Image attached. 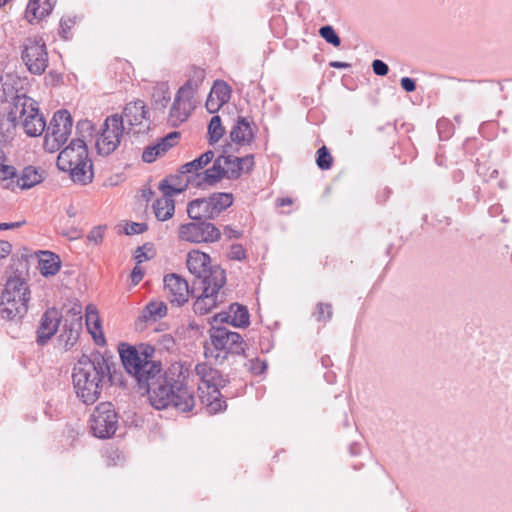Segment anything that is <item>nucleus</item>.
<instances>
[{
  "mask_svg": "<svg viewBox=\"0 0 512 512\" xmlns=\"http://www.w3.org/2000/svg\"><path fill=\"white\" fill-rule=\"evenodd\" d=\"M112 361L99 352L82 355L72 373L73 386L78 398L89 405L100 397L106 384L112 382Z\"/></svg>",
  "mask_w": 512,
  "mask_h": 512,
  "instance_id": "1",
  "label": "nucleus"
},
{
  "mask_svg": "<svg viewBox=\"0 0 512 512\" xmlns=\"http://www.w3.org/2000/svg\"><path fill=\"white\" fill-rule=\"evenodd\" d=\"M151 405L158 409L174 407L180 412H189L195 405L193 391L182 381L165 375L146 391Z\"/></svg>",
  "mask_w": 512,
  "mask_h": 512,
  "instance_id": "2",
  "label": "nucleus"
},
{
  "mask_svg": "<svg viewBox=\"0 0 512 512\" xmlns=\"http://www.w3.org/2000/svg\"><path fill=\"white\" fill-rule=\"evenodd\" d=\"M216 324L211 322V328L209 329L210 342H207L204 346L205 357L214 359L216 363H223L229 355H243L246 343L242 336Z\"/></svg>",
  "mask_w": 512,
  "mask_h": 512,
  "instance_id": "3",
  "label": "nucleus"
},
{
  "mask_svg": "<svg viewBox=\"0 0 512 512\" xmlns=\"http://www.w3.org/2000/svg\"><path fill=\"white\" fill-rule=\"evenodd\" d=\"M31 292L27 282L20 277L9 278L0 298V317L8 321H19L28 312Z\"/></svg>",
  "mask_w": 512,
  "mask_h": 512,
  "instance_id": "4",
  "label": "nucleus"
},
{
  "mask_svg": "<svg viewBox=\"0 0 512 512\" xmlns=\"http://www.w3.org/2000/svg\"><path fill=\"white\" fill-rule=\"evenodd\" d=\"M7 120L14 127L22 123L25 133L30 137L40 136L46 127V121L39 112L38 102L25 94L13 98Z\"/></svg>",
  "mask_w": 512,
  "mask_h": 512,
  "instance_id": "5",
  "label": "nucleus"
},
{
  "mask_svg": "<svg viewBox=\"0 0 512 512\" xmlns=\"http://www.w3.org/2000/svg\"><path fill=\"white\" fill-rule=\"evenodd\" d=\"M195 373L200 380L199 391L202 402H206L209 413H217L226 409V401L220 394V388L228 383L220 371L212 368L206 363H199L195 366Z\"/></svg>",
  "mask_w": 512,
  "mask_h": 512,
  "instance_id": "6",
  "label": "nucleus"
},
{
  "mask_svg": "<svg viewBox=\"0 0 512 512\" xmlns=\"http://www.w3.org/2000/svg\"><path fill=\"white\" fill-rule=\"evenodd\" d=\"M124 131L125 127L121 115L113 114L108 116L96 140L98 154L108 156L113 153L119 147Z\"/></svg>",
  "mask_w": 512,
  "mask_h": 512,
  "instance_id": "7",
  "label": "nucleus"
},
{
  "mask_svg": "<svg viewBox=\"0 0 512 512\" xmlns=\"http://www.w3.org/2000/svg\"><path fill=\"white\" fill-rule=\"evenodd\" d=\"M118 426V415L111 402L99 403L90 418V428L95 437L106 439L113 436Z\"/></svg>",
  "mask_w": 512,
  "mask_h": 512,
  "instance_id": "8",
  "label": "nucleus"
},
{
  "mask_svg": "<svg viewBox=\"0 0 512 512\" xmlns=\"http://www.w3.org/2000/svg\"><path fill=\"white\" fill-rule=\"evenodd\" d=\"M225 282L226 276L224 270H216L214 274H212L211 283L197 285L199 289H202V293L193 304V310L196 314H207L221 302L219 299V291L224 286Z\"/></svg>",
  "mask_w": 512,
  "mask_h": 512,
  "instance_id": "9",
  "label": "nucleus"
},
{
  "mask_svg": "<svg viewBox=\"0 0 512 512\" xmlns=\"http://www.w3.org/2000/svg\"><path fill=\"white\" fill-rule=\"evenodd\" d=\"M178 237L190 243H213L221 238V231L205 220H193L179 226Z\"/></svg>",
  "mask_w": 512,
  "mask_h": 512,
  "instance_id": "10",
  "label": "nucleus"
},
{
  "mask_svg": "<svg viewBox=\"0 0 512 512\" xmlns=\"http://www.w3.org/2000/svg\"><path fill=\"white\" fill-rule=\"evenodd\" d=\"M21 58L27 69L35 75H41L48 67V52L42 38H27L23 43Z\"/></svg>",
  "mask_w": 512,
  "mask_h": 512,
  "instance_id": "11",
  "label": "nucleus"
},
{
  "mask_svg": "<svg viewBox=\"0 0 512 512\" xmlns=\"http://www.w3.org/2000/svg\"><path fill=\"white\" fill-rule=\"evenodd\" d=\"M123 123L128 125L127 132L144 134L150 129L149 111L142 100H136L126 104L123 109Z\"/></svg>",
  "mask_w": 512,
  "mask_h": 512,
  "instance_id": "12",
  "label": "nucleus"
},
{
  "mask_svg": "<svg viewBox=\"0 0 512 512\" xmlns=\"http://www.w3.org/2000/svg\"><path fill=\"white\" fill-rule=\"evenodd\" d=\"M187 268L195 276L194 286L212 282V274L222 270L218 266H211L210 256L199 250H192L187 255Z\"/></svg>",
  "mask_w": 512,
  "mask_h": 512,
  "instance_id": "13",
  "label": "nucleus"
},
{
  "mask_svg": "<svg viewBox=\"0 0 512 512\" xmlns=\"http://www.w3.org/2000/svg\"><path fill=\"white\" fill-rule=\"evenodd\" d=\"M63 314L55 307L48 308L41 316L36 329V343L45 346L58 332Z\"/></svg>",
  "mask_w": 512,
  "mask_h": 512,
  "instance_id": "14",
  "label": "nucleus"
},
{
  "mask_svg": "<svg viewBox=\"0 0 512 512\" xmlns=\"http://www.w3.org/2000/svg\"><path fill=\"white\" fill-rule=\"evenodd\" d=\"M164 292L172 305L182 306L189 300L190 289L188 282L175 273L164 277Z\"/></svg>",
  "mask_w": 512,
  "mask_h": 512,
  "instance_id": "15",
  "label": "nucleus"
},
{
  "mask_svg": "<svg viewBox=\"0 0 512 512\" xmlns=\"http://www.w3.org/2000/svg\"><path fill=\"white\" fill-rule=\"evenodd\" d=\"M83 160H88L87 145L82 138L73 139L70 144L60 151L57 157V167L66 171L71 169L76 163H81Z\"/></svg>",
  "mask_w": 512,
  "mask_h": 512,
  "instance_id": "16",
  "label": "nucleus"
},
{
  "mask_svg": "<svg viewBox=\"0 0 512 512\" xmlns=\"http://www.w3.org/2000/svg\"><path fill=\"white\" fill-rule=\"evenodd\" d=\"M214 323H228L234 327L245 328L250 324V314L246 306L232 303L229 311H222L213 316Z\"/></svg>",
  "mask_w": 512,
  "mask_h": 512,
  "instance_id": "17",
  "label": "nucleus"
},
{
  "mask_svg": "<svg viewBox=\"0 0 512 512\" xmlns=\"http://www.w3.org/2000/svg\"><path fill=\"white\" fill-rule=\"evenodd\" d=\"M130 374L135 377L139 389L144 392L152 386V382H158L164 376L161 362L140 363L138 371Z\"/></svg>",
  "mask_w": 512,
  "mask_h": 512,
  "instance_id": "18",
  "label": "nucleus"
},
{
  "mask_svg": "<svg viewBox=\"0 0 512 512\" xmlns=\"http://www.w3.org/2000/svg\"><path fill=\"white\" fill-rule=\"evenodd\" d=\"M193 98L187 93L181 94V90L177 91L168 117V121L173 127L179 126L188 119L193 109Z\"/></svg>",
  "mask_w": 512,
  "mask_h": 512,
  "instance_id": "19",
  "label": "nucleus"
},
{
  "mask_svg": "<svg viewBox=\"0 0 512 512\" xmlns=\"http://www.w3.org/2000/svg\"><path fill=\"white\" fill-rule=\"evenodd\" d=\"M57 336L58 346L65 351L70 350L78 341L83 323L73 319H62Z\"/></svg>",
  "mask_w": 512,
  "mask_h": 512,
  "instance_id": "20",
  "label": "nucleus"
},
{
  "mask_svg": "<svg viewBox=\"0 0 512 512\" xmlns=\"http://www.w3.org/2000/svg\"><path fill=\"white\" fill-rule=\"evenodd\" d=\"M189 186L195 187L193 180L188 174L182 173V167L178 174L169 175L159 183V190L163 195L174 196L185 191Z\"/></svg>",
  "mask_w": 512,
  "mask_h": 512,
  "instance_id": "21",
  "label": "nucleus"
},
{
  "mask_svg": "<svg viewBox=\"0 0 512 512\" xmlns=\"http://www.w3.org/2000/svg\"><path fill=\"white\" fill-rule=\"evenodd\" d=\"M73 126L71 114L65 110H58L50 121L47 133L65 141L68 140Z\"/></svg>",
  "mask_w": 512,
  "mask_h": 512,
  "instance_id": "22",
  "label": "nucleus"
},
{
  "mask_svg": "<svg viewBox=\"0 0 512 512\" xmlns=\"http://www.w3.org/2000/svg\"><path fill=\"white\" fill-rule=\"evenodd\" d=\"M214 156V152L212 150H208L198 158L181 166L182 173L188 174V177H190L195 183V187H201V179H198V175L202 176L201 173H203L206 166L213 161Z\"/></svg>",
  "mask_w": 512,
  "mask_h": 512,
  "instance_id": "23",
  "label": "nucleus"
},
{
  "mask_svg": "<svg viewBox=\"0 0 512 512\" xmlns=\"http://www.w3.org/2000/svg\"><path fill=\"white\" fill-rule=\"evenodd\" d=\"M230 139L238 145L251 144L254 140V132L250 122L243 116H238L230 131Z\"/></svg>",
  "mask_w": 512,
  "mask_h": 512,
  "instance_id": "24",
  "label": "nucleus"
},
{
  "mask_svg": "<svg viewBox=\"0 0 512 512\" xmlns=\"http://www.w3.org/2000/svg\"><path fill=\"white\" fill-rule=\"evenodd\" d=\"M56 0H29L25 11V18L33 23L48 16L53 10Z\"/></svg>",
  "mask_w": 512,
  "mask_h": 512,
  "instance_id": "25",
  "label": "nucleus"
},
{
  "mask_svg": "<svg viewBox=\"0 0 512 512\" xmlns=\"http://www.w3.org/2000/svg\"><path fill=\"white\" fill-rule=\"evenodd\" d=\"M119 355L124 368L130 374L137 372L142 361L138 355V349L128 343H120L118 346Z\"/></svg>",
  "mask_w": 512,
  "mask_h": 512,
  "instance_id": "26",
  "label": "nucleus"
},
{
  "mask_svg": "<svg viewBox=\"0 0 512 512\" xmlns=\"http://www.w3.org/2000/svg\"><path fill=\"white\" fill-rule=\"evenodd\" d=\"M222 161L219 155L216 159H213V165L201 173L202 176L198 175V179H201V187L214 186L226 178Z\"/></svg>",
  "mask_w": 512,
  "mask_h": 512,
  "instance_id": "27",
  "label": "nucleus"
},
{
  "mask_svg": "<svg viewBox=\"0 0 512 512\" xmlns=\"http://www.w3.org/2000/svg\"><path fill=\"white\" fill-rule=\"evenodd\" d=\"M65 172H69L71 179L74 182L86 185L92 182L93 180V164L91 160H83L81 163H76L71 167V169H66Z\"/></svg>",
  "mask_w": 512,
  "mask_h": 512,
  "instance_id": "28",
  "label": "nucleus"
},
{
  "mask_svg": "<svg viewBox=\"0 0 512 512\" xmlns=\"http://www.w3.org/2000/svg\"><path fill=\"white\" fill-rule=\"evenodd\" d=\"M210 214L213 219L217 218L223 211L228 209L234 201L232 193L216 192L208 197Z\"/></svg>",
  "mask_w": 512,
  "mask_h": 512,
  "instance_id": "29",
  "label": "nucleus"
},
{
  "mask_svg": "<svg viewBox=\"0 0 512 512\" xmlns=\"http://www.w3.org/2000/svg\"><path fill=\"white\" fill-rule=\"evenodd\" d=\"M86 326L97 345H104L105 338L101 329L98 311L95 306L86 307Z\"/></svg>",
  "mask_w": 512,
  "mask_h": 512,
  "instance_id": "30",
  "label": "nucleus"
},
{
  "mask_svg": "<svg viewBox=\"0 0 512 512\" xmlns=\"http://www.w3.org/2000/svg\"><path fill=\"white\" fill-rule=\"evenodd\" d=\"M187 214L191 220H213L207 197L190 201L187 205Z\"/></svg>",
  "mask_w": 512,
  "mask_h": 512,
  "instance_id": "31",
  "label": "nucleus"
},
{
  "mask_svg": "<svg viewBox=\"0 0 512 512\" xmlns=\"http://www.w3.org/2000/svg\"><path fill=\"white\" fill-rule=\"evenodd\" d=\"M44 171L34 166L25 167L17 178V186L24 190L30 189L43 181Z\"/></svg>",
  "mask_w": 512,
  "mask_h": 512,
  "instance_id": "32",
  "label": "nucleus"
},
{
  "mask_svg": "<svg viewBox=\"0 0 512 512\" xmlns=\"http://www.w3.org/2000/svg\"><path fill=\"white\" fill-rule=\"evenodd\" d=\"M167 305L163 301H150L142 310L139 320L142 322H155L167 314Z\"/></svg>",
  "mask_w": 512,
  "mask_h": 512,
  "instance_id": "33",
  "label": "nucleus"
},
{
  "mask_svg": "<svg viewBox=\"0 0 512 512\" xmlns=\"http://www.w3.org/2000/svg\"><path fill=\"white\" fill-rule=\"evenodd\" d=\"M152 208L159 221H166L174 215L175 202L172 196L163 195L153 203Z\"/></svg>",
  "mask_w": 512,
  "mask_h": 512,
  "instance_id": "34",
  "label": "nucleus"
},
{
  "mask_svg": "<svg viewBox=\"0 0 512 512\" xmlns=\"http://www.w3.org/2000/svg\"><path fill=\"white\" fill-rule=\"evenodd\" d=\"M205 79V70L198 67H193L189 79L179 88L181 94L187 93L194 97Z\"/></svg>",
  "mask_w": 512,
  "mask_h": 512,
  "instance_id": "35",
  "label": "nucleus"
},
{
  "mask_svg": "<svg viewBox=\"0 0 512 512\" xmlns=\"http://www.w3.org/2000/svg\"><path fill=\"white\" fill-rule=\"evenodd\" d=\"M60 259L52 252H42V257L39 260V269L44 276H53L60 269Z\"/></svg>",
  "mask_w": 512,
  "mask_h": 512,
  "instance_id": "36",
  "label": "nucleus"
},
{
  "mask_svg": "<svg viewBox=\"0 0 512 512\" xmlns=\"http://www.w3.org/2000/svg\"><path fill=\"white\" fill-rule=\"evenodd\" d=\"M222 164L224 166V171L226 175V179L236 180L241 176V166H240V157L226 155L222 153L220 155Z\"/></svg>",
  "mask_w": 512,
  "mask_h": 512,
  "instance_id": "37",
  "label": "nucleus"
},
{
  "mask_svg": "<svg viewBox=\"0 0 512 512\" xmlns=\"http://www.w3.org/2000/svg\"><path fill=\"white\" fill-rule=\"evenodd\" d=\"M153 105L155 109L163 110L171 100V93L167 83H159L153 90Z\"/></svg>",
  "mask_w": 512,
  "mask_h": 512,
  "instance_id": "38",
  "label": "nucleus"
},
{
  "mask_svg": "<svg viewBox=\"0 0 512 512\" xmlns=\"http://www.w3.org/2000/svg\"><path fill=\"white\" fill-rule=\"evenodd\" d=\"M225 134V128L222 125L220 116L215 115L211 118L208 124V143L214 145Z\"/></svg>",
  "mask_w": 512,
  "mask_h": 512,
  "instance_id": "39",
  "label": "nucleus"
},
{
  "mask_svg": "<svg viewBox=\"0 0 512 512\" xmlns=\"http://www.w3.org/2000/svg\"><path fill=\"white\" fill-rule=\"evenodd\" d=\"M209 94L216 98L220 104L224 105L231 98V87L223 80H216Z\"/></svg>",
  "mask_w": 512,
  "mask_h": 512,
  "instance_id": "40",
  "label": "nucleus"
},
{
  "mask_svg": "<svg viewBox=\"0 0 512 512\" xmlns=\"http://www.w3.org/2000/svg\"><path fill=\"white\" fill-rule=\"evenodd\" d=\"M180 138V133L177 131L170 132L168 135L163 137L159 143L155 144V148L163 155L169 149L174 147L178 139Z\"/></svg>",
  "mask_w": 512,
  "mask_h": 512,
  "instance_id": "41",
  "label": "nucleus"
},
{
  "mask_svg": "<svg viewBox=\"0 0 512 512\" xmlns=\"http://www.w3.org/2000/svg\"><path fill=\"white\" fill-rule=\"evenodd\" d=\"M333 158L330 154L329 149L326 146H322L317 150L316 164L322 170H328L331 168Z\"/></svg>",
  "mask_w": 512,
  "mask_h": 512,
  "instance_id": "42",
  "label": "nucleus"
},
{
  "mask_svg": "<svg viewBox=\"0 0 512 512\" xmlns=\"http://www.w3.org/2000/svg\"><path fill=\"white\" fill-rule=\"evenodd\" d=\"M320 36L329 44L338 47L341 44L340 37L330 25L322 26L319 29Z\"/></svg>",
  "mask_w": 512,
  "mask_h": 512,
  "instance_id": "43",
  "label": "nucleus"
},
{
  "mask_svg": "<svg viewBox=\"0 0 512 512\" xmlns=\"http://www.w3.org/2000/svg\"><path fill=\"white\" fill-rule=\"evenodd\" d=\"M332 305L329 303L320 302L316 306L314 316L318 322H328L332 317Z\"/></svg>",
  "mask_w": 512,
  "mask_h": 512,
  "instance_id": "44",
  "label": "nucleus"
},
{
  "mask_svg": "<svg viewBox=\"0 0 512 512\" xmlns=\"http://www.w3.org/2000/svg\"><path fill=\"white\" fill-rule=\"evenodd\" d=\"M67 141L47 133L44 138L43 147L47 152L54 153L58 151Z\"/></svg>",
  "mask_w": 512,
  "mask_h": 512,
  "instance_id": "45",
  "label": "nucleus"
},
{
  "mask_svg": "<svg viewBox=\"0 0 512 512\" xmlns=\"http://www.w3.org/2000/svg\"><path fill=\"white\" fill-rule=\"evenodd\" d=\"M137 349L142 364L144 362H157L153 359L155 354V348L153 346L149 344H141Z\"/></svg>",
  "mask_w": 512,
  "mask_h": 512,
  "instance_id": "46",
  "label": "nucleus"
},
{
  "mask_svg": "<svg viewBox=\"0 0 512 512\" xmlns=\"http://www.w3.org/2000/svg\"><path fill=\"white\" fill-rule=\"evenodd\" d=\"M107 229L106 225H99L94 227L87 235V240L89 242L94 243L95 245H99L102 243L105 231Z\"/></svg>",
  "mask_w": 512,
  "mask_h": 512,
  "instance_id": "47",
  "label": "nucleus"
},
{
  "mask_svg": "<svg viewBox=\"0 0 512 512\" xmlns=\"http://www.w3.org/2000/svg\"><path fill=\"white\" fill-rule=\"evenodd\" d=\"M148 229V226L146 223H137V222H130L127 223L124 231L127 235H134V234H141L145 232Z\"/></svg>",
  "mask_w": 512,
  "mask_h": 512,
  "instance_id": "48",
  "label": "nucleus"
},
{
  "mask_svg": "<svg viewBox=\"0 0 512 512\" xmlns=\"http://www.w3.org/2000/svg\"><path fill=\"white\" fill-rule=\"evenodd\" d=\"M76 129H77L78 134L84 138V137H86V135H89V136L92 135V132L94 131V126L91 121L85 119V120H80L77 123Z\"/></svg>",
  "mask_w": 512,
  "mask_h": 512,
  "instance_id": "49",
  "label": "nucleus"
},
{
  "mask_svg": "<svg viewBox=\"0 0 512 512\" xmlns=\"http://www.w3.org/2000/svg\"><path fill=\"white\" fill-rule=\"evenodd\" d=\"M62 319H75L78 322H82V306L80 304H74L66 313Z\"/></svg>",
  "mask_w": 512,
  "mask_h": 512,
  "instance_id": "50",
  "label": "nucleus"
},
{
  "mask_svg": "<svg viewBox=\"0 0 512 512\" xmlns=\"http://www.w3.org/2000/svg\"><path fill=\"white\" fill-rule=\"evenodd\" d=\"M162 155L157 148H155V145L148 146L145 148L142 154V160L146 163H152L156 160L158 156Z\"/></svg>",
  "mask_w": 512,
  "mask_h": 512,
  "instance_id": "51",
  "label": "nucleus"
},
{
  "mask_svg": "<svg viewBox=\"0 0 512 512\" xmlns=\"http://www.w3.org/2000/svg\"><path fill=\"white\" fill-rule=\"evenodd\" d=\"M241 173H250L255 165L254 156L252 154L240 157Z\"/></svg>",
  "mask_w": 512,
  "mask_h": 512,
  "instance_id": "52",
  "label": "nucleus"
},
{
  "mask_svg": "<svg viewBox=\"0 0 512 512\" xmlns=\"http://www.w3.org/2000/svg\"><path fill=\"white\" fill-rule=\"evenodd\" d=\"M246 257V252L242 245L233 244L229 251V258L233 260H242Z\"/></svg>",
  "mask_w": 512,
  "mask_h": 512,
  "instance_id": "53",
  "label": "nucleus"
},
{
  "mask_svg": "<svg viewBox=\"0 0 512 512\" xmlns=\"http://www.w3.org/2000/svg\"><path fill=\"white\" fill-rule=\"evenodd\" d=\"M372 69H373V72L378 76H385L389 72L388 65L379 59H375L372 62Z\"/></svg>",
  "mask_w": 512,
  "mask_h": 512,
  "instance_id": "54",
  "label": "nucleus"
},
{
  "mask_svg": "<svg viewBox=\"0 0 512 512\" xmlns=\"http://www.w3.org/2000/svg\"><path fill=\"white\" fill-rule=\"evenodd\" d=\"M17 176V170L12 165L1 166L0 169V180L13 179Z\"/></svg>",
  "mask_w": 512,
  "mask_h": 512,
  "instance_id": "55",
  "label": "nucleus"
},
{
  "mask_svg": "<svg viewBox=\"0 0 512 512\" xmlns=\"http://www.w3.org/2000/svg\"><path fill=\"white\" fill-rule=\"evenodd\" d=\"M205 106L207 111L213 114L217 112L223 105L220 104V102L217 101V99L214 98L211 94H209Z\"/></svg>",
  "mask_w": 512,
  "mask_h": 512,
  "instance_id": "56",
  "label": "nucleus"
},
{
  "mask_svg": "<svg viewBox=\"0 0 512 512\" xmlns=\"http://www.w3.org/2000/svg\"><path fill=\"white\" fill-rule=\"evenodd\" d=\"M250 369L254 374L259 375L267 369V364L265 361L256 359L255 361H251Z\"/></svg>",
  "mask_w": 512,
  "mask_h": 512,
  "instance_id": "57",
  "label": "nucleus"
},
{
  "mask_svg": "<svg viewBox=\"0 0 512 512\" xmlns=\"http://www.w3.org/2000/svg\"><path fill=\"white\" fill-rule=\"evenodd\" d=\"M159 344L166 350H171L175 346V340L170 334H164L159 340Z\"/></svg>",
  "mask_w": 512,
  "mask_h": 512,
  "instance_id": "58",
  "label": "nucleus"
},
{
  "mask_svg": "<svg viewBox=\"0 0 512 512\" xmlns=\"http://www.w3.org/2000/svg\"><path fill=\"white\" fill-rule=\"evenodd\" d=\"M401 87L406 92H413L416 89L415 80L410 77H403L400 81Z\"/></svg>",
  "mask_w": 512,
  "mask_h": 512,
  "instance_id": "59",
  "label": "nucleus"
},
{
  "mask_svg": "<svg viewBox=\"0 0 512 512\" xmlns=\"http://www.w3.org/2000/svg\"><path fill=\"white\" fill-rule=\"evenodd\" d=\"M223 234L228 238V239H238L242 236V232L239 231V230H236L234 228H232L231 226H225L224 227V231H223Z\"/></svg>",
  "mask_w": 512,
  "mask_h": 512,
  "instance_id": "60",
  "label": "nucleus"
},
{
  "mask_svg": "<svg viewBox=\"0 0 512 512\" xmlns=\"http://www.w3.org/2000/svg\"><path fill=\"white\" fill-rule=\"evenodd\" d=\"M12 250V245L5 240H0V259L6 258Z\"/></svg>",
  "mask_w": 512,
  "mask_h": 512,
  "instance_id": "61",
  "label": "nucleus"
},
{
  "mask_svg": "<svg viewBox=\"0 0 512 512\" xmlns=\"http://www.w3.org/2000/svg\"><path fill=\"white\" fill-rule=\"evenodd\" d=\"M144 276V271L139 267L135 266L131 272V281L134 284H138Z\"/></svg>",
  "mask_w": 512,
  "mask_h": 512,
  "instance_id": "62",
  "label": "nucleus"
},
{
  "mask_svg": "<svg viewBox=\"0 0 512 512\" xmlns=\"http://www.w3.org/2000/svg\"><path fill=\"white\" fill-rule=\"evenodd\" d=\"M145 246L138 247L135 255V259L137 260V263H141L145 260L149 259V256L144 252Z\"/></svg>",
  "mask_w": 512,
  "mask_h": 512,
  "instance_id": "63",
  "label": "nucleus"
},
{
  "mask_svg": "<svg viewBox=\"0 0 512 512\" xmlns=\"http://www.w3.org/2000/svg\"><path fill=\"white\" fill-rule=\"evenodd\" d=\"M70 22H71L70 20H64V19H62V20L60 21V34H61V35H62V37H63V38H65V39L67 38V36H66L67 31H68V30L70 29V27H71V23H70Z\"/></svg>",
  "mask_w": 512,
  "mask_h": 512,
  "instance_id": "64",
  "label": "nucleus"
}]
</instances>
